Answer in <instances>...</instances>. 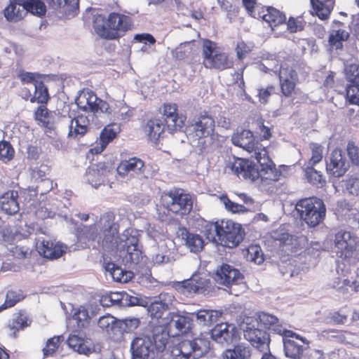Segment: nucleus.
<instances>
[{"label": "nucleus", "mask_w": 359, "mask_h": 359, "mask_svg": "<svg viewBox=\"0 0 359 359\" xmlns=\"http://www.w3.org/2000/svg\"><path fill=\"white\" fill-rule=\"evenodd\" d=\"M256 163L249 159L237 158L233 163L231 169L239 178L255 182L260 180L262 183L270 184L277 182L281 172L276 168L275 163L269 158L266 147L255 151L253 156Z\"/></svg>", "instance_id": "1"}, {"label": "nucleus", "mask_w": 359, "mask_h": 359, "mask_svg": "<svg viewBox=\"0 0 359 359\" xmlns=\"http://www.w3.org/2000/svg\"><path fill=\"white\" fill-rule=\"evenodd\" d=\"M168 340L167 327L154 326L149 334L137 337L131 341L132 359H156L165 350Z\"/></svg>", "instance_id": "2"}, {"label": "nucleus", "mask_w": 359, "mask_h": 359, "mask_svg": "<svg viewBox=\"0 0 359 359\" xmlns=\"http://www.w3.org/2000/svg\"><path fill=\"white\" fill-rule=\"evenodd\" d=\"M215 121L208 112L200 114L189 123L186 133L199 154H204L213 149Z\"/></svg>", "instance_id": "3"}, {"label": "nucleus", "mask_w": 359, "mask_h": 359, "mask_svg": "<svg viewBox=\"0 0 359 359\" xmlns=\"http://www.w3.org/2000/svg\"><path fill=\"white\" fill-rule=\"evenodd\" d=\"M117 244L114 252L118 261L126 267L133 268L140 262L142 251L139 245V233L137 230L126 229L118 236Z\"/></svg>", "instance_id": "4"}, {"label": "nucleus", "mask_w": 359, "mask_h": 359, "mask_svg": "<svg viewBox=\"0 0 359 359\" xmlns=\"http://www.w3.org/2000/svg\"><path fill=\"white\" fill-rule=\"evenodd\" d=\"M294 208L300 219L310 227L317 226L325 219V205L317 197L301 198L296 202Z\"/></svg>", "instance_id": "5"}, {"label": "nucleus", "mask_w": 359, "mask_h": 359, "mask_svg": "<svg viewBox=\"0 0 359 359\" xmlns=\"http://www.w3.org/2000/svg\"><path fill=\"white\" fill-rule=\"evenodd\" d=\"M115 217L114 212H107L101 215L97 222L102 238V248L107 252H114L118 245L119 224L115 221Z\"/></svg>", "instance_id": "6"}, {"label": "nucleus", "mask_w": 359, "mask_h": 359, "mask_svg": "<svg viewBox=\"0 0 359 359\" xmlns=\"http://www.w3.org/2000/svg\"><path fill=\"white\" fill-rule=\"evenodd\" d=\"M176 289L186 296L194 294H206L212 291L213 285L209 274L198 271L194 273L190 278L178 282Z\"/></svg>", "instance_id": "7"}, {"label": "nucleus", "mask_w": 359, "mask_h": 359, "mask_svg": "<svg viewBox=\"0 0 359 359\" xmlns=\"http://www.w3.org/2000/svg\"><path fill=\"white\" fill-rule=\"evenodd\" d=\"M161 201L168 211L182 217L189 213L193 206L191 196L180 189H171L165 193Z\"/></svg>", "instance_id": "8"}, {"label": "nucleus", "mask_w": 359, "mask_h": 359, "mask_svg": "<svg viewBox=\"0 0 359 359\" xmlns=\"http://www.w3.org/2000/svg\"><path fill=\"white\" fill-rule=\"evenodd\" d=\"M210 342L207 337L201 336L185 339L180 341L175 349L177 359H199L210 349Z\"/></svg>", "instance_id": "9"}, {"label": "nucleus", "mask_w": 359, "mask_h": 359, "mask_svg": "<svg viewBox=\"0 0 359 359\" xmlns=\"http://www.w3.org/2000/svg\"><path fill=\"white\" fill-rule=\"evenodd\" d=\"M275 332L282 337L285 356L291 359H300L304 350V345H308L309 341L283 327H276Z\"/></svg>", "instance_id": "10"}, {"label": "nucleus", "mask_w": 359, "mask_h": 359, "mask_svg": "<svg viewBox=\"0 0 359 359\" xmlns=\"http://www.w3.org/2000/svg\"><path fill=\"white\" fill-rule=\"evenodd\" d=\"M243 327L244 337L250 342L252 346L261 351H267L269 348L270 336L264 330L259 328L257 319L252 317H246L244 319Z\"/></svg>", "instance_id": "11"}, {"label": "nucleus", "mask_w": 359, "mask_h": 359, "mask_svg": "<svg viewBox=\"0 0 359 359\" xmlns=\"http://www.w3.org/2000/svg\"><path fill=\"white\" fill-rule=\"evenodd\" d=\"M358 238L351 231L339 229L334 234V252L338 258L350 263L356 250Z\"/></svg>", "instance_id": "12"}, {"label": "nucleus", "mask_w": 359, "mask_h": 359, "mask_svg": "<svg viewBox=\"0 0 359 359\" xmlns=\"http://www.w3.org/2000/svg\"><path fill=\"white\" fill-rule=\"evenodd\" d=\"M220 231L219 243L229 248L239 245L245 235L241 224L230 219L220 221Z\"/></svg>", "instance_id": "13"}, {"label": "nucleus", "mask_w": 359, "mask_h": 359, "mask_svg": "<svg viewBox=\"0 0 359 359\" xmlns=\"http://www.w3.org/2000/svg\"><path fill=\"white\" fill-rule=\"evenodd\" d=\"M130 172L136 174L142 180L152 177L155 170L149 164H144L140 158L133 157L121 161L117 167V172L121 176H125Z\"/></svg>", "instance_id": "14"}, {"label": "nucleus", "mask_w": 359, "mask_h": 359, "mask_svg": "<svg viewBox=\"0 0 359 359\" xmlns=\"http://www.w3.org/2000/svg\"><path fill=\"white\" fill-rule=\"evenodd\" d=\"M244 276L235 266L223 264L219 266L214 275V280L219 285L231 287L232 285H238L243 283Z\"/></svg>", "instance_id": "15"}, {"label": "nucleus", "mask_w": 359, "mask_h": 359, "mask_svg": "<svg viewBox=\"0 0 359 359\" xmlns=\"http://www.w3.org/2000/svg\"><path fill=\"white\" fill-rule=\"evenodd\" d=\"M162 321V323L158 325H163L167 327L168 337L187 333L191 325L189 318L175 313H169Z\"/></svg>", "instance_id": "16"}, {"label": "nucleus", "mask_w": 359, "mask_h": 359, "mask_svg": "<svg viewBox=\"0 0 359 359\" xmlns=\"http://www.w3.org/2000/svg\"><path fill=\"white\" fill-rule=\"evenodd\" d=\"M348 168L349 163L339 149H334L326 159L327 172L334 177H342Z\"/></svg>", "instance_id": "17"}, {"label": "nucleus", "mask_w": 359, "mask_h": 359, "mask_svg": "<svg viewBox=\"0 0 359 359\" xmlns=\"http://www.w3.org/2000/svg\"><path fill=\"white\" fill-rule=\"evenodd\" d=\"M210 337L215 342L222 346L229 345L238 339V330L233 324H217L210 332Z\"/></svg>", "instance_id": "18"}, {"label": "nucleus", "mask_w": 359, "mask_h": 359, "mask_svg": "<svg viewBox=\"0 0 359 359\" xmlns=\"http://www.w3.org/2000/svg\"><path fill=\"white\" fill-rule=\"evenodd\" d=\"M232 144L236 147L243 148L247 151L251 153L261 150L264 147L260 145L259 142L256 140L252 132L250 130H241L234 133L231 136Z\"/></svg>", "instance_id": "19"}, {"label": "nucleus", "mask_w": 359, "mask_h": 359, "mask_svg": "<svg viewBox=\"0 0 359 359\" xmlns=\"http://www.w3.org/2000/svg\"><path fill=\"white\" fill-rule=\"evenodd\" d=\"M278 76L282 94L287 97H290L298 80L297 72L292 67L281 65L278 71Z\"/></svg>", "instance_id": "20"}, {"label": "nucleus", "mask_w": 359, "mask_h": 359, "mask_svg": "<svg viewBox=\"0 0 359 359\" xmlns=\"http://www.w3.org/2000/svg\"><path fill=\"white\" fill-rule=\"evenodd\" d=\"M37 248L39 253L45 258L56 259L60 257L65 252L66 247L61 243L50 239L37 240Z\"/></svg>", "instance_id": "21"}, {"label": "nucleus", "mask_w": 359, "mask_h": 359, "mask_svg": "<svg viewBox=\"0 0 359 359\" xmlns=\"http://www.w3.org/2000/svg\"><path fill=\"white\" fill-rule=\"evenodd\" d=\"M177 106L175 103L164 104L163 116L164 122L168 129L174 131L181 129L184 125L186 118L183 116H179L177 113Z\"/></svg>", "instance_id": "22"}, {"label": "nucleus", "mask_w": 359, "mask_h": 359, "mask_svg": "<svg viewBox=\"0 0 359 359\" xmlns=\"http://www.w3.org/2000/svg\"><path fill=\"white\" fill-rule=\"evenodd\" d=\"M174 299V296L170 293H161L158 300L151 302L147 311L150 317L157 320L161 318L166 312Z\"/></svg>", "instance_id": "23"}, {"label": "nucleus", "mask_w": 359, "mask_h": 359, "mask_svg": "<svg viewBox=\"0 0 359 359\" xmlns=\"http://www.w3.org/2000/svg\"><path fill=\"white\" fill-rule=\"evenodd\" d=\"M109 170L104 168V165H93L86 172L85 180L94 188H97L106 182Z\"/></svg>", "instance_id": "24"}, {"label": "nucleus", "mask_w": 359, "mask_h": 359, "mask_svg": "<svg viewBox=\"0 0 359 359\" xmlns=\"http://www.w3.org/2000/svg\"><path fill=\"white\" fill-rule=\"evenodd\" d=\"M177 236L184 241L186 246L193 252H198L204 246L203 238L196 233H190L186 228H179Z\"/></svg>", "instance_id": "25"}, {"label": "nucleus", "mask_w": 359, "mask_h": 359, "mask_svg": "<svg viewBox=\"0 0 359 359\" xmlns=\"http://www.w3.org/2000/svg\"><path fill=\"white\" fill-rule=\"evenodd\" d=\"M18 198L17 191L11 190L4 193L0 196V210L9 215L18 213L20 210Z\"/></svg>", "instance_id": "26"}, {"label": "nucleus", "mask_w": 359, "mask_h": 359, "mask_svg": "<svg viewBox=\"0 0 359 359\" xmlns=\"http://www.w3.org/2000/svg\"><path fill=\"white\" fill-rule=\"evenodd\" d=\"M107 24L110 31L118 33V31L126 32L130 29L132 26V20L129 16L111 13L108 16Z\"/></svg>", "instance_id": "27"}, {"label": "nucleus", "mask_w": 359, "mask_h": 359, "mask_svg": "<svg viewBox=\"0 0 359 359\" xmlns=\"http://www.w3.org/2000/svg\"><path fill=\"white\" fill-rule=\"evenodd\" d=\"M98 99L93 91L88 90L79 94L75 102L81 110L96 114V105Z\"/></svg>", "instance_id": "28"}, {"label": "nucleus", "mask_w": 359, "mask_h": 359, "mask_svg": "<svg viewBox=\"0 0 359 359\" xmlns=\"http://www.w3.org/2000/svg\"><path fill=\"white\" fill-rule=\"evenodd\" d=\"M88 119L84 116H78L69 121L68 137L79 139L83 137L88 130Z\"/></svg>", "instance_id": "29"}, {"label": "nucleus", "mask_w": 359, "mask_h": 359, "mask_svg": "<svg viewBox=\"0 0 359 359\" xmlns=\"http://www.w3.org/2000/svg\"><path fill=\"white\" fill-rule=\"evenodd\" d=\"M98 226L95 224L91 225H77L76 234L79 240H87L88 241H97L98 244L102 243V235L98 231Z\"/></svg>", "instance_id": "30"}, {"label": "nucleus", "mask_w": 359, "mask_h": 359, "mask_svg": "<svg viewBox=\"0 0 359 359\" xmlns=\"http://www.w3.org/2000/svg\"><path fill=\"white\" fill-rule=\"evenodd\" d=\"M104 268L109 272L114 280L118 283H128L133 277V273L130 271L122 269L118 264L114 262H104Z\"/></svg>", "instance_id": "31"}, {"label": "nucleus", "mask_w": 359, "mask_h": 359, "mask_svg": "<svg viewBox=\"0 0 359 359\" xmlns=\"http://www.w3.org/2000/svg\"><path fill=\"white\" fill-rule=\"evenodd\" d=\"M173 244L172 241H163L161 242L158 246L157 249L151 255V260L154 265H162L170 262V248Z\"/></svg>", "instance_id": "32"}, {"label": "nucleus", "mask_w": 359, "mask_h": 359, "mask_svg": "<svg viewBox=\"0 0 359 359\" xmlns=\"http://www.w3.org/2000/svg\"><path fill=\"white\" fill-rule=\"evenodd\" d=\"M165 125L158 118L149 120L144 127V133L150 142L156 144L161 135L163 133Z\"/></svg>", "instance_id": "33"}, {"label": "nucleus", "mask_w": 359, "mask_h": 359, "mask_svg": "<svg viewBox=\"0 0 359 359\" xmlns=\"http://www.w3.org/2000/svg\"><path fill=\"white\" fill-rule=\"evenodd\" d=\"M105 17L102 14H96L93 16V28L95 32L102 38L106 39H115L118 37V33L110 31L106 25Z\"/></svg>", "instance_id": "34"}, {"label": "nucleus", "mask_w": 359, "mask_h": 359, "mask_svg": "<svg viewBox=\"0 0 359 359\" xmlns=\"http://www.w3.org/2000/svg\"><path fill=\"white\" fill-rule=\"evenodd\" d=\"M4 16L10 22H18L22 20L27 11L18 0H10L9 5L4 11Z\"/></svg>", "instance_id": "35"}, {"label": "nucleus", "mask_w": 359, "mask_h": 359, "mask_svg": "<svg viewBox=\"0 0 359 359\" xmlns=\"http://www.w3.org/2000/svg\"><path fill=\"white\" fill-rule=\"evenodd\" d=\"M335 0H311L315 14L323 20H327L334 6Z\"/></svg>", "instance_id": "36"}, {"label": "nucleus", "mask_w": 359, "mask_h": 359, "mask_svg": "<svg viewBox=\"0 0 359 359\" xmlns=\"http://www.w3.org/2000/svg\"><path fill=\"white\" fill-rule=\"evenodd\" d=\"M203 64L206 68H214L218 70H224L233 66V62L228 55L220 52L215 53L210 60L203 62Z\"/></svg>", "instance_id": "37"}, {"label": "nucleus", "mask_w": 359, "mask_h": 359, "mask_svg": "<svg viewBox=\"0 0 359 359\" xmlns=\"http://www.w3.org/2000/svg\"><path fill=\"white\" fill-rule=\"evenodd\" d=\"M118 319L111 314H106L99 318L98 327L105 331L108 335L116 340V333Z\"/></svg>", "instance_id": "38"}, {"label": "nucleus", "mask_w": 359, "mask_h": 359, "mask_svg": "<svg viewBox=\"0 0 359 359\" xmlns=\"http://www.w3.org/2000/svg\"><path fill=\"white\" fill-rule=\"evenodd\" d=\"M55 8H60V12L67 18L76 15L79 10V0H50Z\"/></svg>", "instance_id": "39"}, {"label": "nucleus", "mask_w": 359, "mask_h": 359, "mask_svg": "<svg viewBox=\"0 0 359 359\" xmlns=\"http://www.w3.org/2000/svg\"><path fill=\"white\" fill-rule=\"evenodd\" d=\"M67 343L71 348L79 353L88 355L92 353V348L88 345V342L78 334H70Z\"/></svg>", "instance_id": "40"}, {"label": "nucleus", "mask_w": 359, "mask_h": 359, "mask_svg": "<svg viewBox=\"0 0 359 359\" xmlns=\"http://www.w3.org/2000/svg\"><path fill=\"white\" fill-rule=\"evenodd\" d=\"M195 316L198 324L209 327L218 321L221 313L214 310L203 309L198 311Z\"/></svg>", "instance_id": "41"}, {"label": "nucleus", "mask_w": 359, "mask_h": 359, "mask_svg": "<svg viewBox=\"0 0 359 359\" xmlns=\"http://www.w3.org/2000/svg\"><path fill=\"white\" fill-rule=\"evenodd\" d=\"M250 347L245 344H240L232 349H227L224 353V359H250Z\"/></svg>", "instance_id": "42"}, {"label": "nucleus", "mask_w": 359, "mask_h": 359, "mask_svg": "<svg viewBox=\"0 0 359 359\" xmlns=\"http://www.w3.org/2000/svg\"><path fill=\"white\" fill-rule=\"evenodd\" d=\"M140 325V320L136 318L118 319L116 340H120L125 333L133 332Z\"/></svg>", "instance_id": "43"}, {"label": "nucleus", "mask_w": 359, "mask_h": 359, "mask_svg": "<svg viewBox=\"0 0 359 359\" xmlns=\"http://www.w3.org/2000/svg\"><path fill=\"white\" fill-rule=\"evenodd\" d=\"M27 13L42 16L45 15L46 8L41 0H18Z\"/></svg>", "instance_id": "44"}, {"label": "nucleus", "mask_w": 359, "mask_h": 359, "mask_svg": "<svg viewBox=\"0 0 359 359\" xmlns=\"http://www.w3.org/2000/svg\"><path fill=\"white\" fill-rule=\"evenodd\" d=\"M349 33L344 29L333 30L329 36V44L332 49L341 50L343 42L348 40Z\"/></svg>", "instance_id": "45"}, {"label": "nucleus", "mask_w": 359, "mask_h": 359, "mask_svg": "<svg viewBox=\"0 0 359 359\" xmlns=\"http://www.w3.org/2000/svg\"><path fill=\"white\" fill-rule=\"evenodd\" d=\"M34 95L30 99L31 102H37L40 104H46L50 99L48 88L42 81L34 82Z\"/></svg>", "instance_id": "46"}, {"label": "nucleus", "mask_w": 359, "mask_h": 359, "mask_svg": "<svg viewBox=\"0 0 359 359\" xmlns=\"http://www.w3.org/2000/svg\"><path fill=\"white\" fill-rule=\"evenodd\" d=\"M30 323L31 320L28 318L27 315L25 312L20 311L13 318L8 327L11 330H13V337H16V332L27 327Z\"/></svg>", "instance_id": "47"}, {"label": "nucleus", "mask_w": 359, "mask_h": 359, "mask_svg": "<svg viewBox=\"0 0 359 359\" xmlns=\"http://www.w3.org/2000/svg\"><path fill=\"white\" fill-rule=\"evenodd\" d=\"M203 232L208 241L219 243L220 222H207L203 226Z\"/></svg>", "instance_id": "48"}, {"label": "nucleus", "mask_w": 359, "mask_h": 359, "mask_svg": "<svg viewBox=\"0 0 359 359\" xmlns=\"http://www.w3.org/2000/svg\"><path fill=\"white\" fill-rule=\"evenodd\" d=\"M255 319H257L259 325H262L266 329L272 330L276 334V332H275V328L276 327H283L282 325L278 324V318L276 316L266 312L259 313L257 318H255Z\"/></svg>", "instance_id": "49"}, {"label": "nucleus", "mask_w": 359, "mask_h": 359, "mask_svg": "<svg viewBox=\"0 0 359 359\" xmlns=\"http://www.w3.org/2000/svg\"><path fill=\"white\" fill-rule=\"evenodd\" d=\"M263 19L272 27L284 23L286 20V17L278 10L269 7L267 8V13L263 15Z\"/></svg>", "instance_id": "50"}, {"label": "nucleus", "mask_w": 359, "mask_h": 359, "mask_svg": "<svg viewBox=\"0 0 359 359\" xmlns=\"http://www.w3.org/2000/svg\"><path fill=\"white\" fill-rule=\"evenodd\" d=\"M73 319L77 321L79 327H85L89 323L90 311L86 306H80L75 309L73 313Z\"/></svg>", "instance_id": "51"}, {"label": "nucleus", "mask_w": 359, "mask_h": 359, "mask_svg": "<svg viewBox=\"0 0 359 359\" xmlns=\"http://www.w3.org/2000/svg\"><path fill=\"white\" fill-rule=\"evenodd\" d=\"M222 200L225 206V208L233 213L255 212L257 209L254 207H245L243 205H241L235 202H233L226 196L222 198Z\"/></svg>", "instance_id": "52"}, {"label": "nucleus", "mask_w": 359, "mask_h": 359, "mask_svg": "<svg viewBox=\"0 0 359 359\" xmlns=\"http://www.w3.org/2000/svg\"><path fill=\"white\" fill-rule=\"evenodd\" d=\"M194 51V44L191 42H186L181 43L172 53L176 59L181 60L189 58Z\"/></svg>", "instance_id": "53"}, {"label": "nucleus", "mask_w": 359, "mask_h": 359, "mask_svg": "<svg viewBox=\"0 0 359 359\" xmlns=\"http://www.w3.org/2000/svg\"><path fill=\"white\" fill-rule=\"evenodd\" d=\"M50 112L43 104L39 106L34 112V117L36 121L42 123L46 127L50 128L53 123L50 121Z\"/></svg>", "instance_id": "54"}, {"label": "nucleus", "mask_w": 359, "mask_h": 359, "mask_svg": "<svg viewBox=\"0 0 359 359\" xmlns=\"http://www.w3.org/2000/svg\"><path fill=\"white\" fill-rule=\"evenodd\" d=\"M53 189V182L48 178L41 179L37 182V184L29 187L30 191H34L36 194H46Z\"/></svg>", "instance_id": "55"}, {"label": "nucleus", "mask_w": 359, "mask_h": 359, "mask_svg": "<svg viewBox=\"0 0 359 359\" xmlns=\"http://www.w3.org/2000/svg\"><path fill=\"white\" fill-rule=\"evenodd\" d=\"M15 151L8 142H0V161L7 163L14 156Z\"/></svg>", "instance_id": "56"}, {"label": "nucleus", "mask_w": 359, "mask_h": 359, "mask_svg": "<svg viewBox=\"0 0 359 359\" xmlns=\"http://www.w3.org/2000/svg\"><path fill=\"white\" fill-rule=\"evenodd\" d=\"M346 97L349 104L359 106V85L348 83L346 88Z\"/></svg>", "instance_id": "57"}, {"label": "nucleus", "mask_w": 359, "mask_h": 359, "mask_svg": "<svg viewBox=\"0 0 359 359\" xmlns=\"http://www.w3.org/2000/svg\"><path fill=\"white\" fill-rule=\"evenodd\" d=\"M345 74L348 83L359 85V65L352 64L347 66Z\"/></svg>", "instance_id": "58"}, {"label": "nucleus", "mask_w": 359, "mask_h": 359, "mask_svg": "<svg viewBox=\"0 0 359 359\" xmlns=\"http://www.w3.org/2000/svg\"><path fill=\"white\" fill-rule=\"evenodd\" d=\"M305 176L309 182L318 185L323 182L321 172L313 168V166H307L305 169Z\"/></svg>", "instance_id": "59"}, {"label": "nucleus", "mask_w": 359, "mask_h": 359, "mask_svg": "<svg viewBox=\"0 0 359 359\" xmlns=\"http://www.w3.org/2000/svg\"><path fill=\"white\" fill-rule=\"evenodd\" d=\"M61 337L55 336L46 342V347L43 348V353L44 357L52 355L57 348H58Z\"/></svg>", "instance_id": "60"}, {"label": "nucleus", "mask_w": 359, "mask_h": 359, "mask_svg": "<svg viewBox=\"0 0 359 359\" xmlns=\"http://www.w3.org/2000/svg\"><path fill=\"white\" fill-rule=\"evenodd\" d=\"M215 43L210 40H205L203 43V55L204 57L203 62L210 60L215 53Z\"/></svg>", "instance_id": "61"}, {"label": "nucleus", "mask_w": 359, "mask_h": 359, "mask_svg": "<svg viewBox=\"0 0 359 359\" xmlns=\"http://www.w3.org/2000/svg\"><path fill=\"white\" fill-rule=\"evenodd\" d=\"M346 150L352 163L359 165V147L355 145L354 142H348Z\"/></svg>", "instance_id": "62"}, {"label": "nucleus", "mask_w": 359, "mask_h": 359, "mask_svg": "<svg viewBox=\"0 0 359 359\" xmlns=\"http://www.w3.org/2000/svg\"><path fill=\"white\" fill-rule=\"evenodd\" d=\"M312 156L309 161L308 166H314L323 158L322 147L316 143L311 144Z\"/></svg>", "instance_id": "63"}, {"label": "nucleus", "mask_w": 359, "mask_h": 359, "mask_svg": "<svg viewBox=\"0 0 359 359\" xmlns=\"http://www.w3.org/2000/svg\"><path fill=\"white\" fill-rule=\"evenodd\" d=\"M116 136V132L109 126L105 127L101 132L100 138L102 146H106Z\"/></svg>", "instance_id": "64"}]
</instances>
